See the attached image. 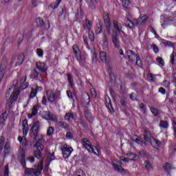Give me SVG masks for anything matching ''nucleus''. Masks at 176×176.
I'll return each instance as SVG.
<instances>
[{
  "label": "nucleus",
  "instance_id": "1",
  "mask_svg": "<svg viewBox=\"0 0 176 176\" xmlns=\"http://www.w3.org/2000/svg\"><path fill=\"white\" fill-rule=\"evenodd\" d=\"M135 142H142L144 145L151 144L155 149H157L160 146V142L152 137V134L146 129H144V134L140 135L139 139H136Z\"/></svg>",
  "mask_w": 176,
  "mask_h": 176
},
{
  "label": "nucleus",
  "instance_id": "2",
  "mask_svg": "<svg viewBox=\"0 0 176 176\" xmlns=\"http://www.w3.org/2000/svg\"><path fill=\"white\" fill-rule=\"evenodd\" d=\"M43 170V161H41L34 168H26L25 170V176H39Z\"/></svg>",
  "mask_w": 176,
  "mask_h": 176
},
{
  "label": "nucleus",
  "instance_id": "3",
  "mask_svg": "<svg viewBox=\"0 0 176 176\" xmlns=\"http://www.w3.org/2000/svg\"><path fill=\"white\" fill-rule=\"evenodd\" d=\"M122 162H124V163H129V158H127V157H121L120 161L118 160H113L111 162V164L115 171L121 173V174H124V168H123V166H122Z\"/></svg>",
  "mask_w": 176,
  "mask_h": 176
},
{
  "label": "nucleus",
  "instance_id": "4",
  "mask_svg": "<svg viewBox=\"0 0 176 176\" xmlns=\"http://www.w3.org/2000/svg\"><path fill=\"white\" fill-rule=\"evenodd\" d=\"M82 144L83 146V148L87 149L88 152L90 153H94V155H97V153L96 151H97V147L95 146L91 145V142L87 138H83L82 140Z\"/></svg>",
  "mask_w": 176,
  "mask_h": 176
},
{
  "label": "nucleus",
  "instance_id": "5",
  "mask_svg": "<svg viewBox=\"0 0 176 176\" xmlns=\"http://www.w3.org/2000/svg\"><path fill=\"white\" fill-rule=\"evenodd\" d=\"M46 96L47 100L49 102H51V104H53V102H55L56 100H60V94L58 92H54L52 90H49L46 91Z\"/></svg>",
  "mask_w": 176,
  "mask_h": 176
},
{
  "label": "nucleus",
  "instance_id": "6",
  "mask_svg": "<svg viewBox=\"0 0 176 176\" xmlns=\"http://www.w3.org/2000/svg\"><path fill=\"white\" fill-rule=\"evenodd\" d=\"M73 52L74 56L76 57L78 61L79 62V64L80 65H85V60H83V58L82 57V55L80 54V50H79V47H78L77 45H73Z\"/></svg>",
  "mask_w": 176,
  "mask_h": 176
},
{
  "label": "nucleus",
  "instance_id": "7",
  "mask_svg": "<svg viewBox=\"0 0 176 176\" xmlns=\"http://www.w3.org/2000/svg\"><path fill=\"white\" fill-rule=\"evenodd\" d=\"M18 159L21 164V166L23 167V168H25L27 167L25 164V151H24V149L19 148L18 151Z\"/></svg>",
  "mask_w": 176,
  "mask_h": 176
},
{
  "label": "nucleus",
  "instance_id": "8",
  "mask_svg": "<svg viewBox=\"0 0 176 176\" xmlns=\"http://www.w3.org/2000/svg\"><path fill=\"white\" fill-rule=\"evenodd\" d=\"M25 55L23 53L19 54L16 56H14L11 60V64H13L16 60V65H21L24 61Z\"/></svg>",
  "mask_w": 176,
  "mask_h": 176
},
{
  "label": "nucleus",
  "instance_id": "9",
  "mask_svg": "<svg viewBox=\"0 0 176 176\" xmlns=\"http://www.w3.org/2000/svg\"><path fill=\"white\" fill-rule=\"evenodd\" d=\"M72 151H74V149H72V147H69V146L67 144L63 145L62 148V153L63 155V157L65 159H68V157L71 156V153H72Z\"/></svg>",
  "mask_w": 176,
  "mask_h": 176
},
{
  "label": "nucleus",
  "instance_id": "10",
  "mask_svg": "<svg viewBox=\"0 0 176 176\" xmlns=\"http://www.w3.org/2000/svg\"><path fill=\"white\" fill-rule=\"evenodd\" d=\"M131 19V14L130 12H126V17L124 19V23L126 27H129V28H134V24H135V20L133 19L131 21L130 19Z\"/></svg>",
  "mask_w": 176,
  "mask_h": 176
},
{
  "label": "nucleus",
  "instance_id": "11",
  "mask_svg": "<svg viewBox=\"0 0 176 176\" xmlns=\"http://www.w3.org/2000/svg\"><path fill=\"white\" fill-rule=\"evenodd\" d=\"M41 128V122L39 121H36L34 122L32 125V127L31 128L32 131V135L34 138H36V136L38 135V133H39V129Z\"/></svg>",
  "mask_w": 176,
  "mask_h": 176
},
{
  "label": "nucleus",
  "instance_id": "12",
  "mask_svg": "<svg viewBox=\"0 0 176 176\" xmlns=\"http://www.w3.org/2000/svg\"><path fill=\"white\" fill-rule=\"evenodd\" d=\"M147 21L148 16L146 15L141 16L138 19H135L134 27H135V25H144V24H145V23H146Z\"/></svg>",
  "mask_w": 176,
  "mask_h": 176
},
{
  "label": "nucleus",
  "instance_id": "13",
  "mask_svg": "<svg viewBox=\"0 0 176 176\" xmlns=\"http://www.w3.org/2000/svg\"><path fill=\"white\" fill-rule=\"evenodd\" d=\"M111 39L114 47H116V49H120V41L119 40V37H118V34L116 33L113 34Z\"/></svg>",
  "mask_w": 176,
  "mask_h": 176
},
{
  "label": "nucleus",
  "instance_id": "14",
  "mask_svg": "<svg viewBox=\"0 0 176 176\" xmlns=\"http://www.w3.org/2000/svg\"><path fill=\"white\" fill-rule=\"evenodd\" d=\"M100 58L102 63L108 64L109 63V57L107 56V53L104 51H100L99 53Z\"/></svg>",
  "mask_w": 176,
  "mask_h": 176
},
{
  "label": "nucleus",
  "instance_id": "15",
  "mask_svg": "<svg viewBox=\"0 0 176 176\" xmlns=\"http://www.w3.org/2000/svg\"><path fill=\"white\" fill-rule=\"evenodd\" d=\"M130 55H128V57L131 61H134L136 58V64H138V61H140V56H138L134 54V52L131 50L129 52Z\"/></svg>",
  "mask_w": 176,
  "mask_h": 176
},
{
  "label": "nucleus",
  "instance_id": "16",
  "mask_svg": "<svg viewBox=\"0 0 176 176\" xmlns=\"http://www.w3.org/2000/svg\"><path fill=\"white\" fill-rule=\"evenodd\" d=\"M36 68L41 72H46V69H47V67H46V64H45L44 63H40V62L36 63Z\"/></svg>",
  "mask_w": 176,
  "mask_h": 176
},
{
  "label": "nucleus",
  "instance_id": "17",
  "mask_svg": "<svg viewBox=\"0 0 176 176\" xmlns=\"http://www.w3.org/2000/svg\"><path fill=\"white\" fill-rule=\"evenodd\" d=\"M22 126L23 135H27V134L28 133V120H27L26 119L23 120L22 122Z\"/></svg>",
  "mask_w": 176,
  "mask_h": 176
},
{
  "label": "nucleus",
  "instance_id": "18",
  "mask_svg": "<svg viewBox=\"0 0 176 176\" xmlns=\"http://www.w3.org/2000/svg\"><path fill=\"white\" fill-rule=\"evenodd\" d=\"M20 92L19 91H16L15 92L13 93V94L11 95L10 97V102L12 105L13 102H16L17 101V98H19V94Z\"/></svg>",
  "mask_w": 176,
  "mask_h": 176
},
{
  "label": "nucleus",
  "instance_id": "19",
  "mask_svg": "<svg viewBox=\"0 0 176 176\" xmlns=\"http://www.w3.org/2000/svg\"><path fill=\"white\" fill-rule=\"evenodd\" d=\"M85 117L89 122L90 123L93 122V116H91V113L90 112V110L87 109L84 111Z\"/></svg>",
  "mask_w": 176,
  "mask_h": 176
},
{
  "label": "nucleus",
  "instance_id": "20",
  "mask_svg": "<svg viewBox=\"0 0 176 176\" xmlns=\"http://www.w3.org/2000/svg\"><path fill=\"white\" fill-rule=\"evenodd\" d=\"M107 108L111 112V113H113V107H112V103L111 102V98L109 97L106 98V102H105Z\"/></svg>",
  "mask_w": 176,
  "mask_h": 176
},
{
  "label": "nucleus",
  "instance_id": "21",
  "mask_svg": "<svg viewBox=\"0 0 176 176\" xmlns=\"http://www.w3.org/2000/svg\"><path fill=\"white\" fill-rule=\"evenodd\" d=\"M38 109H39V105H34L32 109V113L29 115V118H31L33 116H36L38 114Z\"/></svg>",
  "mask_w": 176,
  "mask_h": 176
},
{
  "label": "nucleus",
  "instance_id": "22",
  "mask_svg": "<svg viewBox=\"0 0 176 176\" xmlns=\"http://www.w3.org/2000/svg\"><path fill=\"white\" fill-rule=\"evenodd\" d=\"M75 119V115L72 113H67L65 116V120L71 122Z\"/></svg>",
  "mask_w": 176,
  "mask_h": 176
},
{
  "label": "nucleus",
  "instance_id": "23",
  "mask_svg": "<svg viewBox=\"0 0 176 176\" xmlns=\"http://www.w3.org/2000/svg\"><path fill=\"white\" fill-rule=\"evenodd\" d=\"M126 157L129 160H138V155L132 153L126 154Z\"/></svg>",
  "mask_w": 176,
  "mask_h": 176
},
{
  "label": "nucleus",
  "instance_id": "24",
  "mask_svg": "<svg viewBox=\"0 0 176 176\" xmlns=\"http://www.w3.org/2000/svg\"><path fill=\"white\" fill-rule=\"evenodd\" d=\"M113 25L115 30H116L118 31V32H119V33L123 32V31H122V26L120 25H119V22H118L116 21H113Z\"/></svg>",
  "mask_w": 176,
  "mask_h": 176
},
{
  "label": "nucleus",
  "instance_id": "25",
  "mask_svg": "<svg viewBox=\"0 0 176 176\" xmlns=\"http://www.w3.org/2000/svg\"><path fill=\"white\" fill-rule=\"evenodd\" d=\"M17 83H19V80H14L13 81L12 86L8 89V91L6 94V97H9V96H10V91L13 90V89H16V87L17 86Z\"/></svg>",
  "mask_w": 176,
  "mask_h": 176
},
{
  "label": "nucleus",
  "instance_id": "26",
  "mask_svg": "<svg viewBox=\"0 0 176 176\" xmlns=\"http://www.w3.org/2000/svg\"><path fill=\"white\" fill-rule=\"evenodd\" d=\"M58 126L60 129H65V130H69V125L64 121H60L58 122Z\"/></svg>",
  "mask_w": 176,
  "mask_h": 176
},
{
  "label": "nucleus",
  "instance_id": "27",
  "mask_svg": "<svg viewBox=\"0 0 176 176\" xmlns=\"http://www.w3.org/2000/svg\"><path fill=\"white\" fill-rule=\"evenodd\" d=\"M63 0H56V1L54 3H52L50 6L51 9H57L58 8V5H60V3H61V1Z\"/></svg>",
  "mask_w": 176,
  "mask_h": 176
},
{
  "label": "nucleus",
  "instance_id": "28",
  "mask_svg": "<svg viewBox=\"0 0 176 176\" xmlns=\"http://www.w3.org/2000/svg\"><path fill=\"white\" fill-rule=\"evenodd\" d=\"M10 151V142H7L5 144V146H4V153H5V155H9Z\"/></svg>",
  "mask_w": 176,
  "mask_h": 176
},
{
  "label": "nucleus",
  "instance_id": "29",
  "mask_svg": "<svg viewBox=\"0 0 176 176\" xmlns=\"http://www.w3.org/2000/svg\"><path fill=\"white\" fill-rule=\"evenodd\" d=\"M34 148H36L37 151H43V149H45V146L40 143L39 142H37L34 144Z\"/></svg>",
  "mask_w": 176,
  "mask_h": 176
},
{
  "label": "nucleus",
  "instance_id": "30",
  "mask_svg": "<svg viewBox=\"0 0 176 176\" xmlns=\"http://www.w3.org/2000/svg\"><path fill=\"white\" fill-rule=\"evenodd\" d=\"M6 119H8V113L4 112L0 116V123L2 124L6 122Z\"/></svg>",
  "mask_w": 176,
  "mask_h": 176
},
{
  "label": "nucleus",
  "instance_id": "31",
  "mask_svg": "<svg viewBox=\"0 0 176 176\" xmlns=\"http://www.w3.org/2000/svg\"><path fill=\"white\" fill-rule=\"evenodd\" d=\"M36 23L38 27H43V25H45V22L43 21V19H42L41 17L36 18Z\"/></svg>",
  "mask_w": 176,
  "mask_h": 176
},
{
  "label": "nucleus",
  "instance_id": "32",
  "mask_svg": "<svg viewBox=\"0 0 176 176\" xmlns=\"http://www.w3.org/2000/svg\"><path fill=\"white\" fill-rule=\"evenodd\" d=\"M45 118L46 120H54V117L53 116V113L51 112H47L45 114Z\"/></svg>",
  "mask_w": 176,
  "mask_h": 176
},
{
  "label": "nucleus",
  "instance_id": "33",
  "mask_svg": "<svg viewBox=\"0 0 176 176\" xmlns=\"http://www.w3.org/2000/svg\"><path fill=\"white\" fill-rule=\"evenodd\" d=\"M67 80L72 89H74V79H72V75L67 74Z\"/></svg>",
  "mask_w": 176,
  "mask_h": 176
},
{
  "label": "nucleus",
  "instance_id": "34",
  "mask_svg": "<svg viewBox=\"0 0 176 176\" xmlns=\"http://www.w3.org/2000/svg\"><path fill=\"white\" fill-rule=\"evenodd\" d=\"M103 19L104 20V24L111 23V19H109V14H108V12L103 13Z\"/></svg>",
  "mask_w": 176,
  "mask_h": 176
},
{
  "label": "nucleus",
  "instance_id": "35",
  "mask_svg": "<svg viewBox=\"0 0 176 176\" xmlns=\"http://www.w3.org/2000/svg\"><path fill=\"white\" fill-rule=\"evenodd\" d=\"M5 145V137H0V153H2V149H3V146Z\"/></svg>",
  "mask_w": 176,
  "mask_h": 176
},
{
  "label": "nucleus",
  "instance_id": "36",
  "mask_svg": "<svg viewBox=\"0 0 176 176\" xmlns=\"http://www.w3.org/2000/svg\"><path fill=\"white\" fill-rule=\"evenodd\" d=\"M38 76H39V73H38L36 70L34 69L31 72L30 78H32V79H36Z\"/></svg>",
  "mask_w": 176,
  "mask_h": 176
},
{
  "label": "nucleus",
  "instance_id": "37",
  "mask_svg": "<svg viewBox=\"0 0 176 176\" xmlns=\"http://www.w3.org/2000/svg\"><path fill=\"white\" fill-rule=\"evenodd\" d=\"M85 25L88 30V31L91 30V27H93V24H91V21L89 20V19H85Z\"/></svg>",
  "mask_w": 176,
  "mask_h": 176
},
{
  "label": "nucleus",
  "instance_id": "38",
  "mask_svg": "<svg viewBox=\"0 0 176 176\" xmlns=\"http://www.w3.org/2000/svg\"><path fill=\"white\" fill-rule=\"evenodd\" d=\"M95 32L96 34H101V32H102V25H101V23L97 25V26L95 28Z\"/></svg>",
  "mask_w": 176,
  "mask_h": 176
},
{
  "label": "nucleus",
  "instance_id": "39",
  "mask_svg": "<svg viewBox=\"0 0 176 176\" xmlns=\"http://www.w3.org/2000/svg\"><path fill=\"white\" fill-rule=\"evenodd\" d=\"M175 58H176V52H173L170 55V63L172 65H174Z\"/></svg>",
  "mask_w": 176,
  "mask_h": 176
},
{
  "label": "nucleus",
  "instance_id": "40",
  "mask_svg": "<svg viewBox=\"0 0 176 176\" xmlns=\"http://www.w3.org/2000/svg\"><path fill=\"white\" fill-rule=\"evenodd\" d=\"M160 127H162V129H168V122L167 121H160Z\"/></svg>",
  "mask_w": 176,
  "mask_h": 176
},
{
  "label": "nucleus",
  "instance_id": "41",
  "mask_svg": "<svg viewBox=\"0 0 176 176\" xmlns=\"http://www.w3.org/2000/svg\"><path fill=\"white\" fill-rule=\"evenodd\" d=\"M164 170L166 173H170L171 170V164H170V163L168 162H166V164L164 166Z\"/></svg>",
  "mask_w": 176,
  "mask_h": 176
},
{
  "label": "nucleus",
  "instance_id": "42",
  "mask_svg": "<svg viewBox=\"0 0 176 176\" xmlns=\"http://www.w3.org/2000/svg\"><path fill=\"white\" fill-rule=\"evenodd\" d=\"M54 133V128L50 126L48 128V129L47 130V135L48 137H50V136L53 135Z\"/></svg>",
  "mask_w": 176,
  "mask_h": 176
},
{
  "label": "nucleus",
  "instance_id": "43",
  "mask_svg": "<svg viewBox=\"0 0 176 176\" xmlns=\"http://www.w3.org/2000/svg\"><path fill=\"white\" fill-rule=\"evenodd\" d=\"M173 130L174 131V136L176 138V118L172 119Z\"/></svg>",
  "mask_w": 176,
  "mask_h": 176
},
{
  "label": "nucleus",
  "instance_id": "44",
  "mask_svg": "<svg viewBox=\"0 0 176 176\" xmlns=\"http://www.w3.org/2000/svg\"><path fill=\"white\" fill-rule=\"evenodd\" d=\"M145 168L148 171H151L153 168V166H152V164L149 161H145Z\"/></svg>",
  "mask_w": 176,
  "mask_h": 176
},
{
  "label": "nucleus",
  "instance_id": "45",
  "mask_svg": "<svg viewBox=\"0 0 176 176\" xmlns=\"http://www.w3.org/2000/svg\"><path fill=\"white\" fill-rule=\"evenodd\" d=\"M123 8L127 9L130 5V0H121Z\"/></svg>",
  "mask_w": 176,
  "mask_h": 176
},
{
  "label": "nucleus",
  "instance_id": "46",
  "mask_svg": "<svg viewBox=\"0 0 176 176\" xmlns=\"http://www.w3.org/2000/svg\"><path fill=\"white\" fill-rule=\"evenodd\" d=\"M35 157H37V159H41L42 157V151L39 150H36L34 153Z\"/></svg>",
  "mask_w": 176,
  "mask_h": 176
},
{
  "label": "nucleus",
  "instance_id": "47",
  "mask_svg": "<svg viewBox=\"0 0 176 176\" xmlns=\"http://www.w3.org/2000/svg\"><path fill=\"white\" fill-rule=\"evenodd\" d=\"M36 90H35L34 88H32L30 94V98H34V97H36Z\"/></svg>",
  "mask_w": 176,
  "mask_h": 176
},
{
  "label": "nucleus",
  "instance_id": "48",
  "mask_svg": "<svg viewBox=\"0 0 176 176\" xmlns=\"http://www.w3.org/2000/svg\"><path fill=\"white\" fill-rule=\"evenodd\" d=\"M162 43H164V45L165 46H168V47H171V46H173V43L171 41H168L162 39Z\"/></svg>",
  "mask_w": 176,
  "mask_h": 176
},
{
  "label": "nucleus",
  "instance_id": "49",
  "mask_svg": "<svg viewBox=\"0 0 176 176\" xmlns=\"http://www.w3.org/2000/svg\"><path fill=\"white\" fill-rule=\"evenodd\" d=\"M89 38L90 39V41H91V42H94V33H93L92 30H89Z\"/></svg>",
  "mask_w": 176,
  "mask_h": 176
},
{
  "label": "nucleus",
  "instance_id": "50",
  "mask_svg": "<svg viewBox=\"0 0 176 176\" xmlns=\"http://www.w3.org/2000/svg\"><path fill=\"white\" fill-rule=\"evenodd\" d=\"M106 27V31L108 34V35L111 34V23H104Z\"/></svg>",
  "mask_w": 176,
  "mask_h": 176
},
{
  "label": "nucleus",
  "instance_id": "51",
  "mask_svg": "<svg viewBox=\"0 0 176 176\" xmlns=\"http://www.w3.org/2000/svg\"><path fill=\"white\" fill-rule=\"evenodd\" d=\"M140 109H141L142 112H144L145 113L146 112V107H145V104L144 103H140L139 104Z\"/></svg>",
  "mask_w": 176,
  "mask_h": 176
},
{
  "label": "nucleus",
  "instance_id": "52",
  "mask_svg": "<svg viewBox=\"0 0 176 176\" xmlns=\"http://www.w3.org/2000/svg\"><path fill=\"white\" fill-rule=\"evenodd\" d=\"M36 53L38 57H43V50L38 48L36 50Z\"/></svg>",
  "mask_w": 176,
  "mask_h": 176
},
{
  "label": "nucleus",
  "instance_id": "53",
  "mask_svg": "<svg viewBox=\"0 0 176 176\" xmlns=\"http://www.w3.org/2000/svg\"><path fill=\"white\" fill-rule=\"evenodd\" d=\"M129 98L132 101H137V94L135 93H132L130 96Z\"/></svg>",
  "mask_w": 176,
  "mask_h": 176
},
{
  "label": "nucleus",
  "instance_id": "54",
  "mask_svg": "<svg viewBox=\"0 0 176 176\" xmlns=\"http://www.w3.org/2000/svg\"><path fill=\"white\" fill-rule=\"evenodd\" d=\"M148 78L150 80H151V82H155V80H156V77L151 73L148 74Z\"/></svg>",
  "mask_w": 176,
  "mask_h": 176
},
{
  "label": "nucleus",
  "instance_id": "55",
  "mask_svg": "<svg viewBox=\"0 0 176 176\" xmlns=\"http://www.w3.org/2000/svg\"><path fill=\"white\" fill-rule=\"evenodd\" d=\"M151 111L153 115H154V116H156V115H157V113H159V111H158L157 109H156V108L151 107Z\"/></svg>",
  "mask_w": 176,
  "mask_h": 176
},
{
  "label": "nucleus",
  "instance_id": "56",
  "mask_svg": "<svg viewBox=\"0 0 176 176\" xmlns=\"http://www.w3.org/2000/svg\"><path fill=\"white\" fill-rule=\"evenodd\" d=\"M156 61L157 63H158L159 64L162 65H164V60H163V58H160V57H157L156 58Z\"/></svg>",
  "mask_w": 176,
  "mask_h": 176
},
{
  "label": "nucleus",
  "instance_id": "57",
  "mask_svg": "<svg viewBox=\"0 0 176 176\" xmlns=\"http://www.w3.org/2000/svg\"><path fill=\"white\" fill-rule=\"evenodd\" d=\"M4 176H9V165L5 166Z\"/></svg>",
  "mask_w": 176,
  "mask_h": 176
},
{
  "label": "nucleus",
  "instance_id": "58",
  "mask_svg": "<svg viewBox=\"0 0 176 176\" xmlns=\"http://www.w3.org/2000/svg\"><path fill=\"white\" fill-rule=\"evenodd\" d=\"M5 74V70L2 69V66L0 67V82L2 80V78H3V75Z\"/></svg>",
  "mask_w": 176,
  "mask_h": 176
},
{
  "label": "nucleus",
  "instance_id": "59",
  "mask_svg": "<svg viewBox=\"0 0 176 176\" xmlns=\"http://www.w3.org/2000/svg\"><path fill=\"white\" fill-rule=\"evenodd\" d=\"M28 86H30V84H28V82L27 81L21 84V87L22 89H27V87H28Z\"/></svg>",
  "mask_w": 176,
  "mask_h": 176
},
{
  "label": "nucleus",
  "instance_id": "60",
  "mask_svg": "<svg viewBox=\"0 0 176 176\" xmlns=\"http://www.w3.org/2000/svg\"><path fill=\"white\" fill-rule=\"evenodd\" d=\"M38 6V0H32V8H36Z\"/></svg>",
  "mask_w": 176,
  "mask_h": 176
},
{
  "label": "nucleus",
  "instance_id": "61",
  "mask_svg": "<svg viewBox=\"0 0 176 176\" xmlns=\"http://www.w3.org/2000/svg\"><path fill=\"white\" fill-rule=\"evenodd\" d=\"M80 126H82V127H84V128L87 127V124H86L85 122V120H83L82 119L80 120Z\"/></svg>",
  "mask_w": 176,
  "mask_h": 176
},
{
  "label": "nucleus",
  "instance_id": "62",
  "mask_svg": "<svg viewBox=\"0 0 176 176\" xmlns=\"http://www.w3.org/2000/svg\"><path fill=\"white\" fill-rule=\"evenodd\" d=\"M27 82V76H24L21 78V80H20V83L21 85H22L23 83H25Z\"/></svg>",
  "mask_w": 176,
  "mask_h": 176
},
{
  "label": "nucleus",
  "instance_id": "63",
  "mask_svg": "<svg viewBox=\"0 0 176 176\" xmlns=\"http://www.w3.org/2000/svg\"><path fill=\"white\" fill-rule=\"evenodd\" d=\"M153 50L155 53H159V47L155 45H153Z\"/></svg>",
  "mask_w": 176,
  "mask_h": 176
},
{
  "label": "nucleus",
  "instance_id": "64",
  "mask_svg": "<svg viewBox=\"0 0 176 176\" xmlns=\"http://www.w3.org/2000/svg\"><path fill=\"white\" fill-rule=\"evenodd\" d=\"M121 105H122L123 107L126 106V99L124 98H122L120 101Z\"/></svg>",
  "mask_w": 176,
  "mask_h": 176
}]
</instances>
